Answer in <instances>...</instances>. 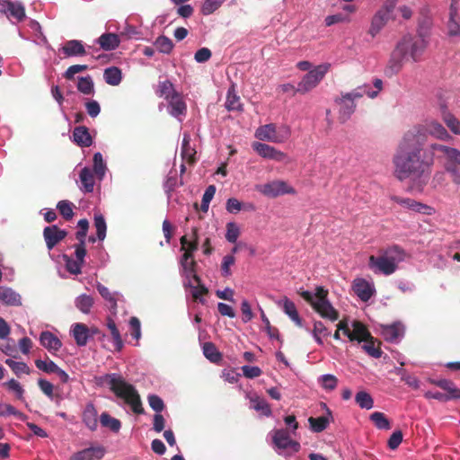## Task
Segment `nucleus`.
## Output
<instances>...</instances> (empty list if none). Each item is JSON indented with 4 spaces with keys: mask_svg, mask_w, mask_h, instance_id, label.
<instances>
[{
    "mask_svg": "<svg viewBox=\"0 0 460 460\" xmlns=\"http://www.w3.org/2000/svg\"><path fill=\"white\" fill-rule=\"evenodd\" d=\"M406 136L399 146L393 162L394 165V176L401 181L411 180L418 186L427 184L432 161H425L421 158L422 149L410 144Z\"/></svg>",
    "mask_w": 460,
    "mask_h": 460,
    "instance_id": "obj_1",
    "label": "nucleus"
},
{
    "mask_svg": "<svg viewBox=\"0 0 460 460\" xmlns=\"http://www.w3.org/2000/svg\"><path fill=\"white\" fill-rule=\"evenodd\" d=\"M427 47L428 40L425 39L414 38L411 35L402 37L390 54L385 68V75L392 77L397 75L408 59L419 62Z\"/></svg>",
    "mask_w": 460,
    "mask_h": 460,
    "instance_id": "obj_2",
    "label": "nucleus"
},
{
    "mask_svg": "<svg viewBox=\"0 0 460 460\" xmlns=\"http://www.w3.org/2000/svg\"><path fill=\"white\" fill-rule=\"evenodd\" d=\"M378 255H370L368 268L376 274L392 275L398 268V264L405 258V252L398 245L380 249Z\"/></svg>",
    "mask_w": 460,
    "mask_h": 460,
    "instance_id": "obj_3",
    "label": "nucleus"
},
{
    "mask_svg": "<svg viewBox=\"0 0 460 460\" xmlns=\"http://www.w3.org/2000/svg\"><path fill=\"white\" fill-rule=\"evenodd\" d=\"M104 378L114 394L123 399L125 403L130 406L134 413L143 414L145 412L140 395L134 385L126 382L125 379L118 374H108Z\"/></svg>",
    "mask_w": 460,
    "mask_h": 460,
    "instance_id": "obj_4",
    "label": "nucleus"
},
{
    "mask_svg": "<svg viewBox=\"0 0 460 460\" xmlns=\"http://www.w3.org/2000/svg\"><path fill=\"white\" fill-rule=\"evenodd\" d=\"M298 294L307 303L311 305L314 310L323 318L334 322L339 319V312L332 305L328 300V290L323 287L315 288V294L306 290H300Z\"/></svg>",
    "mask_w": 460,
    "mask_h": 460,
    "instance_id": "obj_5",
    "label": "nucleus"
},
{
    "mask_svg": "<svg viewBox=\"0 0 460 460\" xmlns=\"http://www.w3.org/2000/svg\"><path fill=\"white\" fill-rule=\"evenodd\" d=\"M331 68L330 63H323L307 72L298 83L296 91L305 94L314 89Z\"/></svg>",
    "mask_w": 460,
    "mask_h": 460,
    "instance_id": "obj_6",
    "label": "nucleus"
},
{
    "mask_svg": "<svg viewBox=\"0 0 460 460\" xmlns=\"http://www.w3.org/2000/svg\"><path fill=\"white\" fill-rule=\"evenodd\" d=\"M290 129L287 126L277 128L275 124H267L260 127L255 133V137L260 140H267L274 143H281L288 138Z\"/></svg>",
    "mask_w": 460,
    "mask_h": 460,
    "instance_id": "obj_7",
    "label": "nucleus"
},
{
    "mask_svg": "<svg viewBox=\"0 0 460 460\" xmlns=\"http://www.w3.org/2000/svg\"><path fill=\"white\" fill-rule=\"evenodd\" d=\"M263 195L270 198H276L284 194H293L295 190L288 186L284 181H273L261 185L258 189Z\"/></svg>",
    "mask_w": 460,
    "mask_h": 460,
    "instance_id": "obj_8",
    "label": "nucleus"
},
{
    "mask_svg": "<svg viewBox=\"0 0 460 460\" xmlns=\"http://www.w3.org/2000/svg\"><path fill=\"white\" fill-rule=\"evenodd\" d=\"M274 445L279 449L290 448L293 452H298L300 449V444L293 440L289 432L286 429H276L272 438Z\"/></svg>",
    "mask_w": 460,
    "mask_h": 460,
    "instance_id": "obj_9",
    "label": "nucleus"
},
{
    "mask_svg": "<svg viewBox=\"0 0 460 460\" xmlns=\"http://www.w3.org/2000/svg\"><path fill=\"white\" fill-rule=\"evenodd\" d=\"M252 148L263 158L271 159L276 162H283L287 155L275 147L261 142H254Z\"/></svg>",
    "mask_w": 460,
    "mask_h": 460,
    "instance_id": "obj_10",
    "label": "nucleus"
},
{
    "mask_svg": "<svg viewBox=\"0 0 460 460\" xmlns=\"http://www.w3.org/2000/svg\"><path fill=\"white\" fill-rule=\"evenodd\" d=\"M66 235L67 232L60 229L56 225L46 226L43 230V237L46 242L47 248L49 251L52 250L59 242L64 240Z\"/></svg>",
    "mask_w": 460,
    "mask_h": 460,
    "instance_id": "obj_11",
    "label": "nucleus"
},
{
    "mask_svg": "<svg viewBox=\"0 0 460 460\" xmlns=\"http://www.w3.org/2000/svg\"><path fill=\"white\" fill-rule=\"evenodd\" d=\"M352 289L363 302L368 301L375 293L374 286L362 278H357L353 280Z\"/></svg>",
    "mask_w": 460,
    "mask_h": 460,
    "instance_id": "obj_12",
    "label": "nucleus"
},
{
    "mask_svg": "<svg viewBox=\"0 0 460 460\" xmlns=\"http://www.w3.org/2000/svg\"><path fill=\"white\" fill-rule=\"evenodd\" d=\"M336 104L339 106V120L341 123H345L356 110V103L346 94H341V97L335 99Z\"/></svg>",
    "mask_w": 460,
    "mask_h": 460,
    "instance_id": "obj_13",
    "label": "nucleus"
},
{
    "mask_svg": "<svg viewBox=\"0 0 460 460\" xmlns=\"http://www.w3.org/2000/svg\"><path fill=\"white\" fill-rule=\"evenodd\" d=\"M0 12L5 13L7 17L15 19L17 22L22 21L25 17L24 7L21 4L12 1H0Z\"/></svg>",
    "mask_w": 460,
    "mask_h": 460,
    "instance_id": "obj_14",
    "label": "nucleus"
},
{
    "mask_svg": "<svg viewBox=\"0 0 460 460\" xmlns=\"http://www.w3.org/2000/svg\"><path fill=\"white\" fill-rule=\"evenodd\" d=\"M181 266L186 277L192 279L196 284H199L200 278L196 273L197 263L193 259V255L190 252H184L181 260Z\"/></svg>",
    "mask_w": 460,
    "mask_h": 460,
    "instance_id": "obj_15",
    "label": "nucleus"
},
{
    "mask_svg": "<svg viewBox=\"0 0 460 460\" xmlns=\"http://www.w3.org/2000/svg\"><path fill=\"white\" fill-rule=\"evenodd\" d=\"M104 455L105 448L103 447H91L74 454L69 460H101Z\"/></svg>",
    "mask_w": 460,
    "mask_h": 460,
    "instance_id": "obj_16",
    "label": "nucleus"
},
{
    "mask_svg": "<svg viewBox=\"0 0 460 460\" xmlns=\"http://www.w3.org/2000/svg\"><path fill=\"white\" fill-rule=\"evenodd\" d=\"M370 334V332L363 323L359 321H353L352 330L349 331L347 337L350 341H358L360 343L365 340L369 339Z\"/></svg>",
    "mask_w": 460,
    "mask_h": 460,
    "instance_id": "obj_17",
    "label": "nucleus"
},
{
    "mask_svg": "<svg viewBox=\"0 0 460 460\" xmlns=\"http://www.w3.org/2000/svg\"><path fill=\"white\" fill-rule=\"evenodd\" d=\"M82 420L90 430L94 431L97 429L98 412L92 402L86 404L82 414Z\"/></svg>",
    "mask_w": 460,
    "mask_h": 460,
    "instance_id": "obj_18",
    "label": "nucleus"
},
{
    "mask_svg": "<svg viewBox=\"0 0 460 460\" xmlns=\"http://www.w3.org/2000/svg\"><path fill=\"white\" fill-rule=\"evenodd\" d=\"M40 342L49 351H58L62 346L61 341L49 331L40 333Z\"/></svg>",
    "mask_w": 460,
    "mask_h": 460,
    "instance_id": "obj_19",
    "label": "nucleus"
},
{
    "mask_svg": "<svg viewBox=\"0 0 460 460\" xmlns=\"http://www.w3.org/2000/svg\"><path fill=\"white\" fill-rule=\"evenodd\" d=\"M404 328L400 323L385 325L382 328V335L384 339L390 342L396 341L403 335Z\"/></svg>",
    "mask_w": 460,
    "mask_h": 460,
    "instance_id": "obj_20",
    "label": "nucleus"
},
{
    "mask_svg": "<svg viewBox=\"0 0 460 460\" xmlns=\"http://www.w3.org/2000/svg\"><path fill=\"white\" fill-rule=\"evenodd\" d=\"M391 16L385 13V11H377L372 18L371 25L368 30V33L374 38L387 23Z\"/></svg>",
    "mask_w": 460,
    "mask_h": 460,
    "instance_id": "obj_21",
    "label": "nucleus"
},
{
    "mask_svg": "<svg viewBox=\"0 0 460 460\" xmlns=\"http://www.w3.org/2000/svg\"><path fill=\"white\" fill-rule=\"evenodd\" d=\"M62 51L66 57L84 56L86 54L84 44L77 40H67L62 47Z\"/></svg>",
    "mask_w": 460,
    "mask_h": 460,
    "instance_id": "obj_22",
    "label": "nucleus"
},
{
    "mask_svg": "<svg viewBox=\"0 0 460 460\" xmlns=\"http://www.w3.org/2000/svg\"><path fill=\"white\" fill-rule=\"evenodd\" d=\"M196 150L190 146V136L187 133L183 135V139L181 147V155L190 164L196 163Z\"/></svg>",
    "mask_w": 460,
    "mask_h": 460,
    "instance_id": "obj_23",
    "label": "nucleus"
},
{
    "mask_svg": "<svg viewBox=\"0 0 460 460\" xmlns=\"http://www.w3.org/2000/svg\"><path fill=\"white\" fill-rule=\"evenodd\" d=\"M74 141L80 146L88 147L93 144V138L85 126H78L73 131Z\"/></svg>",
    "mask_w": 460,
    "mask_h": 460,
    "instance_id": "obj_24",
    "label": "nucleus"
},
{
    "mask_svg": "<svg viewBox=\"0 0 460 460\" xmlns=\"http://www.w3.org/2000/svg\"><path fill=\"white\" fill-rule=\"evenodd\" d=\"M94 172L89 167H84L79 173L81 181V190L84 192L90 193L93 191L95 179Z\"/></svg>",
    "mask_w": 460,
    "mask_h": 460,
    "instance_id": "obj_25",
    "label": "nucleus"
},
{
    "mask_svg": "<svg viewBox=\"0 0 460 460\" xmlns=\"http://www.w3.org/2000/svg\"><path fill=\"white\" fill-rule=\"evenodd\" d=\"M72 332L75 343L78 346L82 347L87 344L88 339L90 338V330L84 323H75L73 325Z\"/></svg>",
    "mask_w": 460,
    "mask_h": 460,
    "instance_id": "obj_26",
    "label": "nucleus"
},
{
    "mask_svg": "<svg viewBox=\"0 0 460 460\" xmlns=\"http://www.w3.org/2000/svg\"><path fill=\"white\" fill-rule=\"evenodd\" d=\"M97 42L102 49L110 51L119 46L120 40L115 33H103L98 38Z\"/></svg>",
    "mask_w": 460,
    "mask_h": 460,
    "instance_id": "obj_27",
    "label": "nucleus"
},
{
    "mask_svg": "<svg viewBox=\"0 0 460 460\" xmlns=\"http://www.w3.org/2000/svg\"><path fill=\"white\" fill-rule=\"evenodd\" d=\"M167 102L170 108L169 112L171 115L178 117L180 115L185 114L187 111V106L181 95L179 93L177 94H174V96H172Z\"/></svg>",
    "mask_w": 460,
    "mask_h": 460,
    "instance_id": "obj_28",
    "label": "nucleus"
},
{
    "mask_svg": "<svg viewBox=\"0 0 460 460\" xmlns=\"http://www.w3.org/2000/svg\"><path fill=\"white\" fill-rule=\"evenodd\" d=\"M441 117L447 127L456 135H460V120L456 119L447 108L441 106Z\"/></svg>",
    "mask_w": 460,
    "mask_h": 460,
    "instance_id": "obj_29",
    "label": "nucleus"
},
{
    "mask_svg": "<svg viewBox=\"0 0 460 460\" xmlns=\"http://www.w3.org/2000/svg\"><path fill=\"white\" fill-rule=\"evenodd\" d=\"M362 345V349L370 357L379 358L382 356V350L380 348V341H377L371 334L370 338L365 340Z\"/></svg>",
    "mask_w": 460,
    "mask_h": 460,
    "instance_id": "obj_30",
    "label": "nucleus"
},
{
    "mask_svg": "<svg viewBox=\"0 0 460 460\" xmlns=\"http://www.w3.org/2000/svg\"><path fill=\"white\" fill-rule=\"evenodd\" d=\"M0 302L8 305H19L21 296L11 288L0 287Z\"/></svg>",
    "mask_w": 460,
    "mask_h": 460,
    "instance_id": "obj_31",
    "label": "nucleus"
},
{
    "mask_svg": "<svg viewBox=\"0 0 460 460\" xmlns=\"http://www.w3.org/2000/svg\"><path fill=\"white\" fill-rule=\"evenodd\" d=\"M204 356L212 363H219L222 360V353L217 349L216 345L208 341L203 344L202 347Z\"/></svg>",
    "mask_w": 460,
    "mask_h": 460,
    "instance_id": "obj_32",
    "label": "nucleus"
},
{
    "mask_svg": "<svg viewBox=\"0 0 460 460\" xmlns=\"http://www.w3.org/2000/svg\"><path fill=\"white\" fill-rule=\"evenodd\" d=\"M432 27V21L431 18L426 14H422L420 16L418 20V38L419 39H425L429 35L430 29Z\"/></svg>",
    "mask_w": 460,
    "mask_h": 460,
    "instance_id": "obj_33",
    "label": "nucleus"
},
{
    "mask_svg": "<svg viewBox=\"0 0 460 460\" xmlns=\"http://www.w3.org/2000/svg\"><path fill=\"white\" fill-rule=\"evenodd\" d=\"M105 82L112 86L119 85L122 79L121 70L117 66H111L104 70Z\"/></svg>",
    "mask_w": 460,
    "mask_h": 460,
    "instance_id": "obj_34",
    "label": "nucleus"
},
{
    "mask_svg": "<svg viewBox=\"0 0 460 460\" xmlns=\"http://www.w3.org/2000/svg\"><path fill=\"white\" fill-rule=\"evenodd\" d=\"M427 131L429 135L441 140H447L451 137L447 129L437 121L429 122L427 125Z\"/></svg>",
    "mask_w": 460,
    "mask_h": 460,
    "instance_id": "obj_35",
    "label": "nucleus"
},
{
    "mask_svg": "<svg viewBox=\"0 0 460 460\" xmlns=\"http://www.w3.org/2000/svg\"><path fill=\"white\" fill-rule=\"evenodd\" d=\"M250 402L252 403V408H253L256 411L261 412L266 417L271 416L272 411L270 409V405L266 402L265 399L256 395L250 397Z\"/></svg>",
    "mask_w": 460,
    "mask_h": 460,
    "instance_id": "obj_36",
    "label": "nucleus"
},
{
    "mask_svg": "<svg viewBox=\"0 0 460 460\" xmlns=\"http://www.w3.org/2000/svg\"><path fill=\"white\" fill-rule=\"evenodd\" d=\"M283 310L286 314L296 323V326L302 327V319L298 314L296 305L294 302L285 297L283 303Z\"/></svg>",
    "mask_w": 460,
    "mask_h": 460,
    "instance_id": "obj_37",
    "label": "nucleus"
},
{
    "mask_svg": "<svg viewBox=\"0 0 460 460\" xmlns=\"http://www.w3.org/2000/svg\"><path fill=\"white\" fill-rule=\"evenodd\" d=\"M226 108L228 111H241L242 102L240 97L236 94L234 87L232 86L227 91Z\"/></svg>",
    "mask_w": 460,
    "mask_h": 460,
    "instance_id": "obj_38",
    "label": "nucleus"
},
{
    "mask_svg": "<svg viewBox=\"0 0 460 460\" xmlns=\"http://www.w3.org/2000/svg\"><path fill=\"white\" fill-rule=\"evenodd\" d=\"M177 93L178 92L175 91L174 86L171 81L164 80L159 82L158 88L156 90V94L158 96L164 97L166 101H168Z\"/></svg>",
    "mask_w": 460,
    "mask_h": 460,
    "instance_id": "obj_39",
    "label": "nucleus"
},
{
    "mask_svg": "<svg viewBox=\"0 0 460 460\" xmlns=\"http://www.w3.org/2000/svg\"><path fill=\"white\" fill-rule=\"evenodd\" d=\"M436 385L446 391L447 396H450L451 399L460 398V389H458L452 381L441 379L436 382Z\"/></svg>",
    "mask_w": 460,
    "mask_h": 460,
    "instance_id": "obj_40",
    "label": "nucleus"
},
{
    "mask_svg": "<svg viewBox=\"0 0 460 460\" xmlns=\"http://www.w3.org/2000/svg\"><path fill=\"white\" fill-rule=\"evenodd\" d=\"M107 327L110 330L113 339L115 349L120 351L123 348V341L115 322L110 317L107 319Z\"/></svg>",
    "mask_w": 460,
    "mask_h": 460,
    "instance_id": "obj_41",
    "label": "nucleus"
},
{
    "mask_svg": "<svg viewBox=\"0 0 460 460\" xmlns=\"http://www.w3.org/2000/svg\"><path fill=\"white\" fill-rule=\"evenodd\" d=\"M310 428L314 432L319 433L323 431L330 423V418L328 416H320L317 418L310 417L308 419Z\"/></svg>",
    "mask_w": 460,
    "mask_h": 460,
    "instance_id": "obj_42",
    "label": "nucleus"
},
{
    "mask_svg": "<svg viewBox=\"0 0 460 460\" xmlns=\"http://www.w3.org/2000/svg\"><path fill=\"white\" fill-rule=\"evenodd\" d=\"M456 8H455L454 4H452L450 7L449 21L447 23L448 35L451 37L460 36V26L458 22L456 20Z\"/></svg>",
    "mask_w": 460,
    "mask_h": 460,
    "instance_id": "obj_43",
    "label": "nucleus"
},
{
    "mask_svg": "<svg viewBox=\"0 0 460 460\" xmlns=\"http://www.w3.org/2000/svg\"><path fill=\"white\" fill-rule=\"evenodd\" d=\"M102 426L109 428L113 432H118L120 429V421L111 417L108 412H102L100 417Z\"/></svg>",
    "mask_w": 460,
    "mask_h": 460,
    "instance_id": "obj_44",
    "label": "nucleus"
},
{
    "mask_svg": "<svg viewBox=\"0 0 460 460\" xmlns=\"http://www.w3.org/2000/svg\"><path fill=\"white\" fill-rule=\"evenodd\" d=\"M4 363L12 369V371L17 376H20L22 374L29 375L31 373L30 367L24 362L14 361L12 358H7L5 359Z\"/></svg>",
    "mask_w": 460,
    "mask_h": 460,
    "instance_id": "obj_45",
    "label": "nucleus"
},
{
    "mask_svg": "<svg viewBox=\"0 0 460 460\" xmlns=\"http://www.w3.org/2000/svg\"><path fill=\"white\" fill-rule=\"evenodd\" d=\"M93 172L96 177L102 181L106 172V164L103 161L102 155L101 153H95L93 155Z\"/></svg>",
    "mask_w": 460,
    "mask_h": 460,
    "instance_id": "obj_46",
    "label": "nucleus"
},
{
    "mask_svg": "<svg viewBox=\"0 0 460 460\" xmlns=\"http://www.w3.org/2000/svg\"><path fill=\"white\" fill-rule=\"evenodd\" d=\"M74 204L69 200L64 199L60 200L57 204V208L59 211L60 215L64 217L65 220L68 221L74 217Z\"/></svg>",
    "mask_w": 460,
    "mask_h": 460,
    "instance_id": "obj_47",
    "label": "nucleus"
},
{
    "mask_svg": "<svg viewBox=\"0 0 460 460\" xmlns=\"http://www.w3.org/2000/svg\"><path fill=\"white\" fill-rule=\"evenodd\" d=\"M369 418L377 429H391L390 420L386 418V416L383 412L375 411L370 415Z\"/></svg>",
    "mask_w": 460,
    "mask_h": 460,
    "instance_id": "obj_48",
    "label": "nucleus"
},
{
    "mask_svg": "<svg viewBox=\"0 0 460 460\" xmlns=\"http://www.w3.org/2000/svg\"><path fill=\"white\" fill-rule=\"evenodd\" d=\"M355 401L357 404L362 409L369 410L372 409L374 406L373 398L368 393L365 391H360L357 393L355 396Z\"/></svg>",
    "mask_w": 460,
    "mask_h": 460,
    "instance_id": "obj_49",
    "label": "nucleus"
},
{
    "mask_svg": "<svg viewBox=\"0 0 460 460\" xmlns=\"http://www.w3.org/2000/svg\"><path fill=\"white\" fill-rule=\"evenodd\" d=\"M93 305L92 296L83 294L75 299V306L84 314H88Z\"/></svg>",
    "mask_w": 460,
    "mask_h": 460,
    "instance_id": "obj_50",
    "label": "nucleus"
},
{
    "mask_svg": "<svg viewBox=\"0 0 460 460\" xmlns=\"http://www.w3.org/2000/svg\"><path fill=\"white\" fill-rule=\"evenodd\" d=\"M13 415L18 418L20 420H25L27 416L16 410L13 405L8 403H0V416L6 417Z\"/></svg>",
    "mask_w": 460,
    "mask_h": 460,
    "instance_id": "obj_51",
    "label": "nucleus"
},
{
    "mask_svg": "<svg viewBox=\"0 0 460 460\" xmlns=\"http://www.w3.org/2000/svg\"><path fill=\"white\" fill-rule=\"evenodd\" d=\"M155 46L160 52L164 53V54L171 53V51L173 49V43H172V40L164 35L159 36L155 40Z\"/></svg>",
    "mask_w": 460,
    "mask_h": 460,
    "instance_id": "obj_52",
    "label": "nucleus"
},
{
    "mask_svg": "<svg viewBox=\"0 0 460 460\" xmlns=\"http://www.w3.org/2000/svg\"><path fill=\"white\" fill-rule=\"evenodd\" d=\"M4 386L11 392L15 394V396L20 401H24V389L22 385L15 379H11L5 383H4Z\"/></svg>",
    "mask_w": 460,
    "mask_h": 460,
    "instance_id": "obj_53",
    "label": "nucleus"
},
{
    "mask_svg": "<svg viewBox=\"0 0 460 460\" xmlns=\"http://www.w3.org/2000/svg\"><path fill=\"white\" fill-rule=\"evenodd\" d=\"M77 89L84 94H92L93 93V82L90 75L78 78Z\"/></svg>",
    "mask_w": 460,
    "mask_h": 460,
    "instance_id": "obj_54",
    "label": "nucleus"
},
{
    "mask_svg": "<svg viewBox=\"0 0 460 460\" xmlns=\"http://www.w3.org/2000/svg\"><path fill=\"white\" fill-rule=\"evenodd\" d=\"M314 337L318 344H323L322 336L327 337L330 335L329 330L325 327V325L321 321H316L314 323L313 330Z\"/></svg>",
    "mask_w": 460,
    "mask_h": 460,
    "instance_id": "obj_55",
    "label": "nucleus"
},
{
    "mask_svg": "<svg viewBox=\"0 0 460 460\" xmlns=\"http://www.w3.org/2000/svg\"><path fill=\"white\" fill-rule=\"evenodd\" d=\"M94 226L96 228L97 238L100 241L104 240V238L106 236L107 226H106L105 219L102 215L94 216Z\"/></svg>",
    "mask_w": 460,
    "mask_h": 460,
    "instance_id": "obj_56",
    "label": "nucleus"
},
{
    "mask_svg": "<svg viewBox=\"0 0 460 460\" xmlns=\"http://www.w3.org/2000/svg\"><path fill=\"white\" fill-rule=\"evenodd\" d=\"M240 235V228L234 222H229L226 224V239L232 243H236Z\"/></svg>",
    "mask_w": 460,
    "mask_h": 460,
    "instance_id": "obj_57",
    "label": "nucleus"
},
{
    "mask_svg": "<svg viewBox=\"0 0 460 460\" xmlns=\"http://www.w3.org/2000/svg\"><path fill=\"white\" fill-rule=\"evenodd\" d=\"M97 290L100 293V295L111 304V307L115 309L117 307V300L115 298V296L113 293L110 291V289L103 286L101 283H98L97 285Z\"/></svg>",
    "mask_w": 460,
    "mask_h": 460,
    "instance_id": "obj_58",
    "label": "nucleus"
},
{
    "mask_svg": "<svg viewBox=\"0 0 460 460\" xmlns=\"http://www.w3.org/2000/svg\"><path fill=\"white\" fill-rule=\"evenodd\" d=\"M35 366L41 371L48 374H54L57 371V367H58L54 361L50 359L42 360L36 359Z\"/></svg>",
    "mask_w": 460,
    "mask_h": 460,
    "instance_id": "obj_59",
    "label": "nucleus"
},
{
    "mask_svg": "<svg viewBox=\"0 0 460 460\" xmlns=\"http://www.w3.org/2000/svg\"><path fill=\"white\" fill-rule=\"evenodd\" d=\"M189 286L193 289L192 290V297L195 301H199L200 303H204V300L200 298L201 296L207 295L208 293V289L201 284H197L194 286L191 282V279L189 280Z\"/></svg>",
    "mask_w": 460,
    "mask_h": 460,
    "instance_id": "obj_60",
    "label": "nucleus"
},
{
    "mask_svg": "<svg viewBox=\"0 0 460 460\" xmlns=\"http://www.w3.org/2000/svg\"><path fill=\"white\" fill-rule=\"evenodd\" d=\"M366 87H367L366 85H364L363 87H358V88L351 91L350 93H347L345 94H346V96L350 98L354 102H355L356 99L362 98L364 94H367L368 97H370L372 99L377 96V92L366 91L364 89Z\"/></svg>",
    "mask_w": 460,
    "mask_h": 460,
    "instance_id": "obj_61",
    "label": "nucleus"
},
{
    "mask_svg": "<svg viewBox=\"0 0 460 460\" xmlns=\"http://www.w3.org/2000/svg\"><path fill=\"white\" fill-rule=\"evenodd\" d=\"M225 0H205L204 4L201 7V13L204 15H208L213 13L216 10H217Z\"/></svg>",
    "mask_w": 460,
    "mask_h": 460,
    "instance_id": "obj_62",
    "label": "nucleus"
},
{
    "mask_svg": "<svg viewBox=\"0 0 460 460\" xmlns=\"http://www.w3.org/2000/svg\"><path fill=\"white\" fill-rule=\"evenodd\" d=\"M65 261H66V267L68 272L71 274L78 275L82 272V263L81 261L77 260H73L69 258L67 255L64 256Z\"/></svg>",
    "mask_w": 460,
    "mask_h": 460,
    "instance_id": "obj_63",
    "label": "nucleus"
},
{
    "mask_svg": "<svg viewBox=\"0 0 460 460\" xmlns=\"http://www.w3.org/2000/svg\"><path fill=\"white\" fill-rule=\"evenodd\" d=\"M338 379L335 376L326 374L321 376V385L325 390H334L337 386Z\"/></svg>",
    "mask_w": 460,
    "mask_h": 460,
    "instance_id": "obj_64",
    "label": "nucleus"
}]
</instances>
